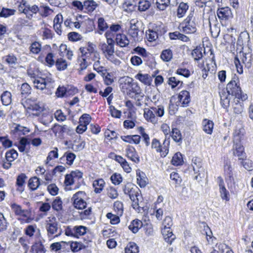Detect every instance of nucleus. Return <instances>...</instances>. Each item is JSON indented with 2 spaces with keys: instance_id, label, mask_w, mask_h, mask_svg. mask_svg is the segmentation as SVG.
Masks as SVG:
<instances>
[{
  "instance_id": "obj_46",
  "label": "nucleus",
  "mask_w": 253,
  "mask_h": 253,
  "mask_svg": "<svg viewBox=\"0 0 253 253\" xmlns=\"http://www.w3.org/2000/svg\"><path fill=\"white\" fill-rule=\"evenodd\" d=\"M191 55L195 60H200L203 57L202 47L201 46H197L192 50Z\"/></svg>"
},
{
  "instance_id": "obj_37",
  "label": "nucleus",
  "mask_w": 253,
  "mask_h": 253,
  "mask_svg": "<svg viewBox=\"0 0 253 253\" xmlns=\"http://www.w3.org/2000/svg\"><path fill=\"white\" fill-rule=\"evenodd\" d=\"M135 78L146 85H150L151 77L148 74H142L139 73L135 76Z\"/></svg>"
},
{
  "instance_id": "obj_38",
  "label": "nucleus",
  "mask_w": 253,
  "mask_h": 253,
  "mask_svg": "<svg viewBox=\"0 0 253 253\" xmlns=\"http://www.w3.org/2000/svg\"><path fill=\"white\" fill-rule=\"evenodd\" d=\"M18 154L14 149H10L5 153V159L7 162H12L17 158Z\"/></svg>"
},
{
  "instance_id": "obj_15",
  "label": "nucleus",
  "mask_w": 253,
  "mask_h": 253,
  "mask_svg": "<svg viewBox=\"0 0 253 253\" xmlns=\"http://www.w3.org/2000/svg\"><path fill=\"white\" fill-rule=\"evenodd\" d=\"M98 4L93 0H85L84 1V12L92 13L98 6Z\"/></svg>"
},
{
  "instance_id": "obj_12",
  "label": "nucleus",
  "mask_w": 253,
  "mask_h": 253,
  "mask_svg": "<svg viewBox=\"0 0 253 253\" xmlns=\"http://www.w3.org/2000/svg\"><path fill=\"white\" fill-rule=\"evenodd\" d=\"M51 129L56 136H61L64 133L71 131V128L67 125L61 126L58 124H55Z\"/></svg>"
},
{
  "instance_id": "obj_29",
  "label": "nucleus",
  "mask_w": 253,
  "mask_h": 253,
  "mask_svg": "<svg viewBox=\"0 0 253 253\" xmlns=\"http://www.w3.org/2000/svg\"><path fill=\"white\" fill-rule=\"evenodd\" d=\"M52 209L59 212L63 210V202L60 197H55L51 204Z\"/></svg>"
},
{
  "instance_id": "obj_8",
  "label": "nucleus",
  "mask_w": 253,
  "mask_h": 253,
  "mask_svg": "<svg viewBox=\"0 0 253 253\" xmlns=\"http://www.w3.org/2000/svg\"><path fill=\"white\" fill-rule=\"evenodd\" d=\"M87 230V228L83 225L68 226L65 229V235L78 238L85 235Z\"/></svg>"
},
{
  "instance_id": "obj_24",
  "label": "nucleus",
  "mask_w": 253,
  "mask_h": 253,
  "mask_svg": "<svg viewBox=\"0 0 253 253\" xmlns=\"http://www.w3.org/2000/svg\"><path fill=\"white\" fill-rule=\"evenodd\" d=\"M142 226V222L138 219H135L130 222L128 228L132 233H136Z\"/></svg>"
},
{
  "instance_id": "obj_32",
  "label": "nucleus",
  "mask_w": 253,
  "mask_h": 253,
  "mask_svg": "<svg viewBox=\"0 0 253 253\" xmlns=\"http://www.w3.org/2000/svg\"><path fill=\"white\" fill-rule=\"evenodd\" d=\"M38 229L36 225H29L24 229L25 235L29 237H32L36 233V238L38 236Z\"/></svg>"
},
{
  "instance_id": "obj_45",
  "label": "nucleus",
  "mask_w": 253,
  "mask_h": 253,
  "mask_svg": "<svg viewBox=\"0 0 253 253\" xmlns=\"http://www.w3.org/2000/svg\"><path fill=\"white\" fill-rule=\"evenodd\" d=\"M219 186L220 189V193L221 197L222 199H225L226 201H228L229 200L228 195L229 194L228 192L226 189L224 185V182L222 179H220L219 183Z\"/></svg>"
},
{
  "instance_id": "obj_9",
  "label": "nucleus",
  "mask_w": 253,
  "mask_h": 253,
  "mask_svg": "<svg viewBox=\"0 0 253 253\" xmlns=\"http://www.w3.org/2000/svg\"><path fill=\"white\" fill-rule=\"evenodd\" d=\"M192 166L195 174H198L194 177L196 180H201L205 176V170L202 167L201 161L200 158L195 157L192 160Z\"/></svg>"
},
{
  "instance_id": "obj_57",
  "label": "nucleus",
  "mask_w": 253,
  "mask_h": 253,
  "mask_svg": "<svg viewBox=\"0 0 253 253\" xmlns=\"http://www.w3.org/2000/svg\"><path fill=\"white\" fill-rule=\"evenodd\" d=\"M241 164L247 170L251 171L253 169V162L249 159L244 160L240 161Z\"/></svg>"
},
{
  "instance_id": "obj_5",
  "label": "nucleus",
  "mask_w": 253,
  "mask_h": 253,
  "mask_svg": "<svg viewBox=\"0 0 253 253\" xmlns=\"http://www.w3.org/2000/svg\"><path fill=\"white\" fill-rule=\"evenodd\" d=\"M87 195L84 191H80L74 194L71 198L73 204L75 208L79 210H83L86 207Z\"/></svg>"
},
{
  "instance_id": "obj_23",
  "label": "nucleus",
  "mask_w": 253,
  "mask_h": 253,
  "mask_svg": "<svg viewBox=\"0 0 253 253\" xmlns=\"http://www.w3.org/2000/svg\"><path fill=\"white\" fill-rule=\"evenodd\" d=\"M228 93L225 90L219 92L220 104L223 108L227 109L230 104V99L228 98Z\"/></svg>"
},
{
  "instance_id": "obj_18",
  "label": "nucleus",
  "mask_w": 253,
  "mask_h": 253,
  "mask_svg": "<svg viewBox=\"0 0 253 253\" xmlns=\"http://www.w3.org/2000/svg\"><path fill=\"white\" fill-rule=\"evenodd\" d=\"M136 179L137 183L141 188L145 187L147 184L148 179L146 177L145 174L140 170L136 171Z\"/></svg>"
},
{
  "instance_id": "obj_11",
  "label": "nucleus",
  "mask_w": 253,
  "mask_h": 253,
  "mask_svg": "<svg viewBox=\"0 0 253 253\" xmlns=\"http://www.w3.org/2000/svg\"><path fill=\"white\" fill-rule=\"evenodd\" d=\"M245 130L241 126H236L233 133L234 143H241L245 138Z\"/></svg>"
},
{
  "instance_id": "obj_62",
  "label": "nucleus",
  "mask_w": 253,
  "mask_h": 253,
  "mask_svg": "<svg viewBox=\"0 0 253 253\" xmlns=\"http://www.w3.org/2000/svg\"><path fill=\"white\" fill-rule=\"evenodd\" d=\"M114 208L118 214L121 215L123 213V204L122 202L117 201L114 204Z\"/></svg>"
},
{
  "instance_id": "obj_26",
  "label": "nucleus",
  "mask_w": 253,
  "mask_h": 253,
  "mask_svg": "<svg viewBox=\"0 0 253 253\" xmlns=\"http://www.w3.org/2000/svg\"><path fill=\"white\" fill-rule=\"evenodd\" d=\"M5 62L10 67L14 68L18 64L17 58L13 54H9L3 57Z\"/></svg>"
},
{
  "instance_id": "obj_31",
  "label": "nucleus",
  "mask_w": 253,
  "mask_h": 253,
  "mask_svg": "<svg viewBox=\"0 0 253 253\" xmlns=\"http://www.w3.org/2000/svg\"><path fill=\"white\" fill-rule=\"evenodd\" d=\"M202 124L203 126V130L207 134H211L214 125L212 121L205 119L203 120Z\"/></svg>"
},
{
  "instance_id": "obj_14",
  "label": "nucleus",
  "mask_w": 253,
  "mask_h": 253,
  "mask_svg": "<svg viewBox=\"0 0 253 253\" xmlns=\"http://www.w3.org/2000/svg\"><path fill=\"white\" fill-rule=\"evenodd\" d=\"M126 156L135 163H138L140 162L139 157L135 148L132 146H128L126 148Z\"/></svg>"
},
{
  "instance_id": "obj_2",
  "label": "nucleus",
  "mask_w": 253,
  "mask_h": 253,
  "mask_svg": "<svg viewBox=\"0 0 253 253\" xmlns=\"http://www.w3.org/2000/svg\"><path fill=\"white\" fill-rule=\"evenodd\" d=\"M226 90L228 94L235 96L237 99L245 101L248 98L247 95L242 92L239 79L235 75L227 84Z\"/></svg>"
},
{
  "instance_id": "obj_10",
  "label": "nucleus",
  "mask_w": 253,
  "mask_h": 253,
  "mask_svg": "<svg viewBox=\"0 0 253 253\" xmlns=\"http://www.w3.org/2000/svg\"><path fill=\"white\" fill-rule=\"evenodd\" d=\"M232 150L233 155L238 157L239 161H244L247 158L244 147L241 143H234Z\"/></svg>"
},
{
  "instance_id": "obj_22",
  "label": "nucleus",
  "mask_w": 253,
  "mask_h": 253,
  "mask_svg": "<svg viewBox=\"0 0 253 253\" xmlns=\"http://www.w3.org/2000/svg\"><path fill=\"white\" fill-rule=\"evenodd\" d=\"M11 208L16 215L23 216L25 218L28 217V211L23 210L20 205L13 203L11 204Z\"/></svg>"
},
{
  "instance_id": "obj_1",
  "label": "nucleus",
  "mask_w": 253,
  "mask_h": 253,
  "mask_svg": "<svg viewBox=\"0 0 253 253\" xmlns=\"http://www.w3.org/2000/svg\"><path fill=\"white\" fill-rule=\"evenodd\" d=\"M123 191L125 195H128L132 201V207L133 209L140 211L142 208V197L139 189L130 183H127L123 187Z\"/></svg>"
},
{
  "instance_id": "obj_6",
  "label": "nucleus",
  "mask_w": 253,
  "mask_h": 253,
  "mask_svg": "<svg viewBox=\"0 0 253 253\" xmlns=\"http://www.w3.org/2000/svg\"><path fill=\"white\" fill-rule=\"evenodd\" d=\"M140 25H142V23L137 20L132 19L130 21L128 34L135 41H141L142 39L143 32L139 30V27Z\"/></svg>"
},
{
  "instance_id": "obj_60",
  "label": "nucleus",
  "mask_w": 253,
  "mask_h": 253,
  "mask_svg": "<svg viewBox=\"0 0 253 253\" xmlns=\"http://www.w3.org/2000/svg\"><path fill=\"white\" fill-rule=\"evenodd\" d=\"M151 109L154 111L155 116L162 117L165 113L164 107L162 105H159L157 107H152Z\"/></svg>"
},
{
  "instance_id": "obj_64",
  "label": "nucleus",
  "mask_w": 253,
  "mask_h": 253,
  "mask_svg": "<svg viewBox=\"0 0 253 253\" xmlns=\"http://www.w3.org/2000/svg\"><path fill=\"white\" fill-rule=\"evenodd\" d=\"M68 39L70 41L77 42L82 39V36L76 32H70L68 34Z\"/></svg>"
},
{
  "instance_id": "obj_13",
  "label": "nucleus",
  "mask_w": 253,
  "mask_h": 253,
  "mask_svg": "<svg viewBox=\"0 0 253 253\" xmlns=\"http://www.w3.org/2000/svg\"><path fill=\"white\" fill-rule=\"evenodd\" d=\"M52 219H54V221L50 220L46 225V229L49 236L57 233L58 230V222L55 221V217Z\"/></svg>"
},
{
  "instance_id": "obj_16",
  "label": "nucleus",
  "mask_w": 253,
  "mask_h": 253,
  "mask_svg": "<svg viewBox=\"0 0 253 253\" xmlns=\"http://www.w3.org/2000/svg\"><path fill=\"white\" fill-rule=\"evenodd\" d=\"M144 117L147 121L153 124H155L157 122V119L155 116L154 111L151 109V107L150 109H144Z\"/></svg>"
},
{
  "instance_id": "obj_58",
  "label": "nucleus",
  "mask_w": 253,
  "mask_h": 253,
  "mask_svg": "<svg viewBox=\"0 0 253 253\" xmlns=\"http://www.w3.org/2000/svg\"><path fill=\"white\" fill-rule=\"evenodd\" d=\"M247 55V53H243V57L242 59V63L244 64L245 67L249 69L251 68L252 66V56H251L250 58L249 59H248Z\"/></svg>"
},
{
  "instance_id": "obj_28",
  "label": "nucleus",
  "mask_w": 253,
  "mask_h": 253,
  "mask_svg": "<svg viewBox=\"0 0 253 253\" xmlns=\"http://www.w3.org/2000/svg\"><path fill=\"white\" fill-rule=\"evenodd\" d=\"M20 90L21 97L26 98L31 93L32 88L28 84L25 83L21 84Z\"/></svg>"
},
{
  "instance_id": "obj_55",
  "label": "nucleus",
  "mask_w": 253,
  "mask_h": 253,
  "mask_svg": "<svg viewBox=\"0 0 253 253\" xmlns=\"http://www.w3.org/2000/svg\"><path fill=\"white\" fill-rule=\"evenodd\" d=\"M65 155L66 158V164L71 166L76 158V155L71 152H66L65 153Z\"/></svg>"
},
{
  "instance_id": "obj_53",
  "label": "nucleus",
  "mask_w": 253,
  "mask_h": 253,
  "mask_svg": "<svg viewBox=\"0 0 253 253\" xmlns=\"http://www.w3.org/2000/svg\"><path fill=\"white\" fill-rule=\"evenodd\" d=\"M110 180L114 184L118 185L122 182L123 177L120 174L115 173L111 175Z\"/></svg>"
},
{
  "instance_id": "obj_63",
  "label": "nucleus",
  "mask_w": 253,
  "mask_h": 253,
  "mask_svg": "<svg viewBox=\"0 0 253 253\" xmlns=\"http://www.w3.org/2000/svg\"><path fill=\"white\" fill-rule=\"evenodd\" d=\"M107 195L112 199L117 198L119 195L117 190L113 187H110L107 189Z\"/></svg>"
},
{
  "instance_id": "obj_3",
  "label": "nucleus",
  "mask_w": 253,
  "mask_h": 253,
  "mask_svg": "<svg viewBox=\"0 0 253 253\" xmlns=\"http://www.w3.org/2000/svg\"><path fill=\"white\" fill-rule=\"evenodd\" d=\"M180 30L186 34H192L197 30L195 18L193 13H190L179 26Z\"/></svg>"
},
{
  "instance_id": "obj_42",
  "label": "nucleus",
  "mask_w": 253,
  "mask_h": 253,
  "mask_svg": "<svg viewBox=\"0 0 253 253\" xmlns=\"http://www.w3.org/2000/svg\"><path fill=\"white\" fill-rule=\"evenodd\" d=\"M13 131L17 133L18 135H24L29 133L30 131V130L27 127L23 126L20 125H16L14 127Z\"/></svg>"
},
{
  "instance_id": "obj_19",
  "label": "nucleus",
  "mask_w": 253,
  "mask_h": 253,
  "mask_svg": "<svg viewBox=\"0 0 253 253\" xmlns=\"http://www.w3.org/2000/svg\"><path fill=\"white\" fill-rule=\"evenodd\" d=\"M38 236L35 241L34 245L36 249V253H45V248L43 245L42 239L40 230H38Z\"/></svg>"
},
{
  "instance_id": "obj_40",
  "label": "nucleus",
  "mask_w": 253,
  "mask_h": 253,
  "mask_svg": "<svg viewBox=\"0 0 253 253\" xmlns=\"http://www.w3.org/2000/svg\"><path fill=\"white\" fill-rule=\"evenodd\" d=\"M173 54L171 49L163 50L161 54V59L165 62H169L172 58Z\"/></svg>"
},
{
  "instance_id": "obj_20",
  "label": "nucleus",
  "mask_w": 253,
  "mask_h": 253,
  "mask_svg": "<svg viewBox=\"0 0 253 253\" xmlns=\"http://www.w3.org/2000/svg\"><path fill=\"white\" fill-rule=\"evenodd\" d=\"M231 14L230 8L228 7L218 8L217 15L219 19H227Z\"/></svg>"
},
{
  "instance_id": "obj_56",
  "label": "nucleus",
  "mask_w": 253,
  "mask_h": 253,
  "mask_svg": "<svg viewBox=\"0 0 253 253\" xmlns=\"http://www.w3.org/2000/svg\"><path fill=\"white\" fill-rule=\"evenodd\" d=\"M169 0H157V7L161 10H165L169 4Z\"/></svg>"
},
{
  "instance_id": "obj_27",
  "label": "nucleus",
  "mask_w": 253,
  "mask_h": 253,
  "mask_svg": "<svg viewBox=\"0 0 253 253\" xmlns=\"http://www.w3.org/2000/svg\"><path fill=\"white\" fill-rule=\"evenodd\" d=\"M99 47L104 56L106 54H114L115 52L114 45H110L106 44L105 42H101L99 44Z\"/></svg>"
},
{
  "instance_id": "obj_21",
  "label": "nucleus",
  "mask_w": 253,
  "mask_h": 253,
  "mask_svg": "<svg viewBox=\"0 0 253 253\" xmlns=\"http://www.w3.org/2000/svg\"><path fill=\"white\" fill-rule=\"evenodd\" d=\"M160 33H159V28L156 27L152 29H149L146 32V36L149 42H153L158 39Z\"/></svg>"
},
{
  "instance_id": "obj_4",
  "label": "nucleus",
  "mask_w": 253,
  "mask_h": 253,
  "mask_svg": "<svg viewBox=\"0 0 253 253\" xmlns=\"http://www.w3.org/2000/svg\"><path fill=\"white\" fill-rule=\"evenodd\" d=\"M169 138H165L162 145L158 139L154 138L151 142V148L155 149L157 153H160L161 157H165L169 153Z\"/></svg>"
},
{
  "instance_id": "obj_34",
  "label": "nucleus",
  "mask_w": 253,
  "mask_h": 253,
  "mask_svg": "<svg viewBox=\"0 0 253 253\" xmlns=\"http://www.w3.org/2000/svg\"><path fill=\"white\" fill-rule=\"evenodd\" d=\"M171 136L173 140L177 143H181L182 135L180 131L177 128H173L170 134L169 135L168 138Z\"/></svg>"
},
{
  "instance_id": "obj_44",
  "label": "nucleus",
  "mask_w": 253,
  "mask_h": 253,
  "mask_svg": "<svg viewBox=\"0 0 253 253\" xmlns=\"http://www.w3.org/2000/svg\"><path fill=\"white\" fill-rule=\"evenodd\" d=\"M125 253H138L139 252V248L135 243L130 242L125 248Z\"/></svg>"
},
{
  "instance_id": "obj_30",
  "label": "nucleus",
  "mask_w": 253,
  "mask_h": 253,
  "mask_svg": "<svg viewBox=\"0 0 253 253\" xmlns=\"http://www.w3.org/2000/svg\"><path fill=\"white\" fill-rule=\"evenodd\" d=\"M162 232L165 236V241L171 244L175 239V236L173 234L170 228H164Z\"/></svg>"
},
{
  "instance_id": "obj_49",
  "label": "nucleus",
  "mask_w": 253,
  "mask_h": 253,
  "mask_svg": "<svg viewBox=\"0 0 253 253\" xmlns=\"http://www.w3.org/2000/svg\"><path fill=\"white\" fill-rule=\"evenodd\" d=\"M91 120L90 116L88 114H83L79 119V123L86 126L90 123Z\"/></svg>"
},
{
  "instance_id": "obj_47",
  "label": "nucleus",
  "mask_w": 253,
  "mask_h": 253,
  "mask_svg": "<svg viewBox=\"0 0 253 253\" xmlns=\"http://www.w3.org/2000/svg\"><path fill=\"white\" fill-rule=\"evenodd\" d=\"M183 162L182 155L180 153H175L171 161L172 165L176 166H180Z\"/></svg>"
},
{
  "instance_id": "obj_48",
  "label": "nucleus",
  "mask_w": 253,
  "mask_h": 253,
  "mask_svg": "<svg viewBox=\"0 0 253 253\" xmlns=\"http://www.w3.org/2000/svg\"><path fill=\"white\" fill-rule=\"evenodd\" d=\"M15 12L14 9L2 7L0 12V17L7 18L14 15Z\"/></svg>"
},
{
  "instance_id": "obj_51",
  "label": "nucleus",
  "mask_w": 253,
  "mask_h": 253,
  "mask_svg": "<svg viewBox=\"0 0 253 253\" xmlns=\"http://www.w3.org/2000/svg\"><path fill=\"white\" fill-rule=\"evenodd\" d=\"M29 143L30 141L28 138L24 137H21L19 140V144L18 146L19 151L23 152L25 150L26 145Z\"/></svg>"
},
{
  "instance_id": "obj_17",
  "label": "nucleus",
  "mask_w": 253,
  "mask_h": 253,
  "mask_svg": "<svg viewBox=\"0 0 253 253\" xmlns=\"http://www.w3.org/2000/svg\"><path fill=\"white\" fill-rule=\"evenodd\" d=\"M115 41L117 44L122 47H126L129 43L126 36L123 34H117Z\"/></svg>"
},
{
  "instance_id": "obj_43",
  "label": "nucleus",
  "mask_w": 253,
  "mask_h": 253,
  "mask_svg": "<svg viewBox=\"0 0 253 253\" xmlns=\"http://www.w3.org/2000/svg\"><path fill=\"white\" fill-rule=\"evenodd\" d=\"M55 65L58 71H63L65 70L68 66L66 60L62 58L57 59Z\"/></svg>"
},
{
  "instance_id": "obj_35",
  "label": "nucleus",
  "mask_w": 253,
  "mask_h": 253,
  "mask_svg": "<svg viewBox=\"0 0 253 253\" xmlns=\"http://www.w3.org/2000/svg\"><path fill=\"white\" fill-rule=\"evenodd\" d=\"M105 182L103 179H98L93 181V186L96 193H100L103 190Z\"/></svg>"
},
{
  "instance_id": "obj_54",
  "label": "nucleus",
  "mask_w": 253,
  "mask_h": 253,
  "mask_svg": "<svg viewBox=\"0 0 253 253\" xmlns=\"http://www.w3.org/2000/svg\"><path fill=\"white\" fill-rule=\"evenodd\" d=\"M58 157V149L57 147L54 148V149L50 151L48 154L45 161V164H47L49 161L54 158H57Z\"/></svg>"
},
{
  "instance_id": "obj_61",
  "label": "nucleus",
  "mask_w": 253,
  "mask_h": 253,
  "mask_svg": "<svg viewBox=\"0 0 253 253\" xmlns=\"http://www.w3.org/2000/svg\"><path fill=\"white\" fill-rule=\"evenodd\" d=\"M199 67L202 69V78L205 79L208 76V72L210 70L209 64H207L206 66L204 65V62L201 64H199Z\"/></svg>"
},
{
  "instance_id": "obj_41",
  "label": "nucleus",
  "mask_w": 253,
  "mask_h": 253,
  "mask_svg": "<svg viewBox=\"0 0 253 253\" xmlns=\"http://www.w3.org/2000/svg\"><path fill=\"white\" fill-rule=\"evenodd\" d=\"M1 100L3 105L7 106L11 103V94L9 91H4L1 95Z\"/></svg>"
},
{
  "instance_id": "obj_33",
  "label": "nucleus",
  "mask_w": 253,
  "mask_h": 253,
  "mask_svg": "<svg viewBox=\"0 0 253 253\" xmlns=\"http://www.w3.org/2000/svg\"><path fill=\"white\" fill-rule=\"evenodd\" d=\"M97 33L102 34L105 30L108 28V25L103 17H99L97 20Z\"/></svg>"
},
{
  "instance_id": "obj_7",
  "label": "nucleus",
  "mask_w": 253,
  "mask_h": 253,
  "mask_svg": "<svg viewBox=\"0 0 253 253\" xmlns=\"http://www.w3.org/2000/svg\"><path fill=\"white\" fill-rule=\"evenodd\" d=\"M54 81L51 77V75L48 76H43L42 77H37L33 81L34 87L37 89L41 90L49 87Z\"/></svg>"
},
{
  "instance_id": "obj_39",
  "label": "nucleus",
  "mask_w": 253,
  "mask_h": 253,
  "mask_svg": "<svg viewBox=\"0 0 253 253\" xmlns=\"http://www.w3.org/2000/svg\"><path fill=\"white\" fill-rule=\"evenodd\" d=\"M189 6L187 3L184 2H181L179 4L177 11V15L179 18L182 17L186 13L187 10L188 9Z\"/></svg>"
},
{
  "instance_id": "obj_36",
  "label": "nucleus",
  "mask_w": 253,
  "mask_h": 253,
  "mask_svg": "<svg viewBox=\"0 0 253 253\" xmlns=\"http://www.w3.org/2000/svg\"><path fill=\"white\" fill-rule=\"evenodd\" d=\"M40 179L37 176H34L29 179L28 181V187L32 191H35L40 185Z\"/></svg>"
},
{
  "instance_id": "obj_25",
  "label": "nucleus",
  "mask_w": 253,
  "mask_h": 253,
  "mask_svg": "<svg viewBox=\"0 0 253 253\" xmlns=\"http://www.w3.org/2000/svg\"><path fill=\"white\" fill-rule=\"evenodd\" d=\"M178 98L183 106H187L190 101V93L187 90H182L179 93Z\"/></svg>"
},
{
  "instance_id": "obj_52",
  "label": "nucleus",
  "mask_w": 253,
  "mask_h": 253,
  "mask_svg": "<svg viewBox=\"0 0 253 253\" xmlns=\"http://www.w3.org/2000/svg\"><path fill=\"white\" fill-rule=\"evenodd\" d=\"M41 47L42 45L40 42H35L31 44L30 50L33 54H37L41 51Z\"/></svg>"
},
{
  "instance_id": "obj_59",
  "label": "nucleus",
  "mask_w": 253,
  "mask_h": 253,
  "mask_svg": "<svg viewBox=\"0 0 253 253\" xmlns=\"http://www.w3.org/2000/svg\"><path fill=\"white\" fill-rule=\"evenodd\" d=\"M106 217L110 220V223L112 224H117L120 221V219L118 215L114 214L111 212H108L106 214Z\"/></svg>"
},
{
  "instance_id": "obj_50",
  "label": "nucleus",
  "mask_w": 253,
  "mask_h": 253,
  "mask_svg": "<svg viewBox=\"0 0 253 253\" xmlns=\"http://www.w3.org/2000/svg\"><path fill=\"white\" fill-rule=\"evenodd\" d=\"M151 6V3L147 0H140L138 2V9L140 11L147 10Z\"/></svg>"
}]
</instances>
